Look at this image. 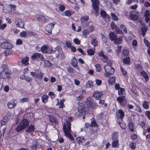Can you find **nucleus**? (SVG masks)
<instances>
[{
    "instance_id": "nucleus-27",
    "label": "nucleus",
    "mask_w": 150,
    "mask_h": 150,
    "mask_svg": "<svg viewBox=\"0 0 150 150\" xmlns=\"http://www.w3.org/2000/svg\"><path fill=\"white\" fill-rule=\"evenodd\" d=\"M29 59L28 57H25L22 60V62L25 65H27L28 64V61Z\"/></svg>"
},
{
    "instance_id": "nucleus-63",
    "label": "nucleus",
    "mask_w": 150,
    "mask_h": 150,
    "mask_svg": "<svg viewBox=\"0 0 150 150\" xmlns=\"http://www.w3.org/2000/svg\"><path fill=\"white\" fill-rule=\"evenodd\" d=\"M22 43V41L20 39H18L16 40V44L17 45H21Z\"/></svg>"
},
{
    "instance_id": "nucleus-38",
    "label": "nucleus",
    "mask_w": 150,
    "mask_h": 150,
    "mask_svg": "<svg viewBox=\"0 0 150 150\" xmlns=\"http://www.w3.org/2000/svg\"><path fill=\"white\" fill-rule=\"evenodd\" d=\"M78 111L80 113L82 114L84 112V108L82 106H79L78 107Z\"/></svg>"
},
{
    "instance_id": "nucleus-43",
    "label": "nucleus",
    "mask_w": 150,
    "mask_h": 150,
    "mask_svg": "<svg viewBox=\"0 0 150 150\" xmlns=\"http://www.w3.org/2000/svg\"><path fill=\"white\" fill-rule=\"evenodd\" d=\"M96 70L98 72H100L101 70V67L99 64H97L95 65Z\"/></svg>"
},
{
    "instance_id": "nucleus-53",
    "label": "nucleus",
    "mask_w": 150,
    "mask_h": 150,
    "mask_svg": "<svg viewBox=\"0 0 150 150\" xmlns=\"http://www.w3.org/2000/svg\"><path fill=\"white\" fill-rule=\"evenodd\" d=\"M91 44L93 46L95 47L97 45L98 43L97 40L95 39H93L91 42Z\"/></svg>"
},
{
    "instance_id": "nucleus-4",
    "label": "nucleus",
    "mask_w": 150,
    "mask_h": 150,
    "mask_svg": "<svg viewBox=\"0 0 150 150\" xmlns=\"http://www.w3.org/2000/svg\"><path fill=\"white\" fill-rule=\"evenodd\" d=\"M104 69L106 73L105 74V76L108 77L109 75H112L114 72V69L109 65H106L104 66Z\"/></svg>"
},
{
    "instance_id": "nucleus-3",
    "label": "nucleus",
    "mask_w": 150,
    "mask_h": 150,
    "mask_svg": "<svg viewBox=\"0 0 150 150\" xmlns=\"http://www.w3.org/2000/svg\"><path fill=\"white\" fill-rule=\"evenodd\" d=\"M29 124V122L28 120L26 119H23L20 122V125L17 127L16 129V130L17 132H19L21 130L27 127Z\"/></svg>"
},
{
    "instance_id": "nucleus-45",
    "label": "nucleus",
    "mask_w": 150,
    "mask_h": 150,
    "mask_svg": "<svg viewBox=\"0 0 150 150\" xmlns=\"http://www.w3.org/2000/svg\"><path fill=\"white\" fill-rule=\"evenodd\" d=\"M118 137V132H114V133L112 135V139H116Z\"/></svg>"
},
{
    "instance_id": "nucleus-34",
    "label": "nucleus",
    "mask_w": 150,
    "mask_h": 150,
    "mask_svg": "<svg viewBox=\"0 0 150 150\" xmlns=\"http://www.w3.org/2000/svg\"><path fill=\"white\" fill-rule=\"evenodd\" d=\"M128 126L130 131L133 132L134 131V125L132 122H129Z\"/></svg>"
},
{
    "instance_id": "nucleus-26",
    "label": "nucleus",
    "mask_w": 150,
    "mask_h": 150,
    "mask_svg": "<svg viewBox=\"0 0 150 150\" xmlns=\"http://www.w3.org/2000/svg\"><path fill=\"white\" fill-rule=\"evenodd\" d=\"M114 40V42L115 43L117 44H120L122 40V37H120L117 38H116Z\"/></svg>"
},
{
    "instance_id": "nucleus-18",
    "label": "nucleus",
    "mask_w": 150,
    "mask_h": 150,
    "mask_svg": "<svg viewBox=\"0 0 150 150\" xmlns=\"http://www.w3.org/2000/svg\"><path fill=\"white\" fill-rule=\"evenodd\" d=\"M89 19V17L87 16H86L82 17L81 18V21L82 24H83L84 23L88 21Z\"/></svg>"
},
{
    "instance_id": "nucleus-42",
    "label": "nucleus",
    "mask_w": 150,
    "mask_h": 150,
    "mask_svg": "<svg viewBox=\"0 0 150 150\" xmlns=\"http://www.w3.org/2000/svg\"><path fill=\"white\" fill-rule=\"evenodd\" d=\"M143 106L144 108L148 109L149 107L148 103L146 101L144 102L143 103Z\"/></svg>"
},
{
    "instance_id": "nucleus-61",
    "label": "nucleus",
    "mask_w": 150,
    "mask_h": 150,
    "mask_svg": "<svg viewBox=\"0 0 150 150\" xmlns=\"http://www.w3.org/2000/svg\"><path fill=\"white\" fill-rule=\"evenodd\" d=\"M74 42L75 44L77 45L79 44L80 43V40L77 38L74 39Z\"/></svg>"
},
{
    "instance_id": "nucleus-23",
    "label": "nucleus",
    "mask_w": 150,
    "mask_h": 150,
    "mask_svg": "<svg viewBox=\"0 0 150 150\" xmlns=\"http://www.w3.org/2000/svg\"><path fill=\"white\" fill-rule=\"evenodd\" d=\"M141 74L144 78L146 81H147L149 80V77L147 73L145 71L141 72Z\"/></svg>"
},
{
    "instance_id": "nucleus-16",
    "label": "nucleus",
    "mask_w": 150,
    "mask_h": 150,
    "mask_svg": "<svg viewBox=\"0 0 150 150\" xmlns=\"http://www.w3.org/2000/svg\"><path fill=\"white\" fill-rule=\"evenodd\" d=\"M48 45H44L41 48V50L43 53H46L48 52Z\"/></svg>"
},
{
    "instance_id": "nucleus-14",
    "label": "nucleus",
    "mask_w": 150,
    "mask_h": 150,
    "mask_svg": "<svg viewBox=\"0 0 150 150\" xmlns=\"http://www.w3.org/2000/svg\"><path fill=\"white\" fill-rule=\"evenodd\" d=\"M16 103L15 101L12 100H10L8 103L7 106L9 108L11 109L16 105Z\"/></svg>"
},
{
    "instance_id": "nucleus-44",
    "label": "nucleus",
    "mask_w": 150,
    "mask_h": 150,
    "mask_svg": "<svg viewBox=\"0 0 150 150\" xmlns=\"http://www.w3.org/2000/svg\"><path fill=\"white\" fill-rule=\"evenodd\" d=\"M136 147V144L135 143L131 142L129 145V147L132 149H134Z\"/></svg>"
},
{
    "instance_id": "nucleus-62",
    "label": "nucleus",
    "mask_w": 150,
    "mask_h": 150,
    "mask_svg": "<svg viewBox=\"0 0 150 150\" xmlns=\"http://www.w3.org/2000/svg\"><path fill=\"white\" fill-rule=\"evenodd\" d=\"M95 82L97 85L100 86L101 83L102 81L100 79H96L95 80Z\"/></svg>"
},
{
    "instance_id": "nucleus-40",
    "label": "nucleus",
    "mask_w": 150,
    "mask_h": 150,
    "mask_svg": "<svg viewBox=\"0 0 150 150\" xmlns=\"http://www.w3.org/2000/svg\"><path fill=\"white\" fill-rule=\"evenodd\" d=\"M64 101L65 100L64 99L60 100V102H59V105H60V106L59 107V108H63L64 107Z\"/></svg>"
},
{
    "instance_id": "nucleus-54",
    "label": "nucleus",
    "mask_w": 150,
    "mask_h": 150,
    "mask_svg": "<svg viewBox=\"0 0 150 150\" xmlns=\"http://www.w3.org/2000/svg\"><path fill=\"white\" fill-rule=\"evenodd\" d=\"M120 27L122 28V29L126 33H127V28L125 25H124L123 24H121L120 25Z\"/></svg>"
},
{
    "instance_id": "nucleus-8",
    "label": "nucleus",
    "mask_w": 150,
    "mask_h": 150,
    "mask_svg": "<svg viewBox=\"0 0 150 150\" xmlns=\"http://www.w3.org/2000/svg\"><path fill=\"white\" fill-rule=\"evenodd\" d=\"M15 24L18 27L23 28L24 26V21L21 19L16 18L15 21Z\"/></svg>"
},
{
    "instance_id": "nucleus-28",
    "label": "nucleus",
    "mask_w": 150,
    "mask_h": 150,
    "mask_svg": "<svg viewBox=\"0 0 150 150\" xmlns=\"http://www.w3.org/2000/svg\"><path fill=\"white\" fill-rule=\"evenodd\" d=\"M109 36L110 39L112 40H115L116 38V36L113 32H111L109 34Z\"/></svg>"
},
{
    "instance_id": "nucleus-50",
    "label": "nucleus",
    "mask_w": 150,
    "mask_h": 150,
    "mask_svg": "<svg viewBox=\"0 0 150 150\" xmlns=\"http://www.w3.org/2000/svg\"><path fill=\"white\" fill-rule=\"evenodd\" d=\"M59 10L61 11H63L65 9V7L63 5L59 4Z\"/></svg>"
},
{
    "instance_id": "nucleus-46",
    "label": "nucleus",
    "mask_w": 150,
    "mask_h": 150,
    "mask_svg": "<svg viewBox=\"0 0 150 150\" xmlns=\"http://www.w3.org/2000/svg\"><path fill=\"white\" fill-rule=\"evenodd\" d=\"M48 95L52 99L54 98L55 96V94L53 92L51 91L49 92Z\"/></svg>"
},
{
    "instance_id": "nucleus-57",
    "label": "nucleus",
    "mask_w": 150,
    "mask_h": 150,
    "mask_svg": "<svg viewBox=\"0 0 150 150\" xmlns=\"http://www.w3.org/2000/svg\"><path fill=\"white\" fill-rule=\"evenodd\" d=\"M144 42L147 47H150V44L148 40L145 39H144Z\"/></svg>"
},
{
    "instance_id": "nucleus-19",
    "label": "nucleus",
    "mask_w": 150,
    "mask_h": 150,
    "mask_svg": "<svg viewBox=\"0 0 150 150\" xmlns=\"http://www.w3.org/2000/svg\"><path fill=\"white\" fill-rule=\"evenodd\" d=\"M120 127L122 129H125L126 127V126L124 122L122 120L121 121H117Z\"/></svg>"
},
{
    "instance_id": "nucleus-11",
    "label": "nucleus",
    "mask_w": 150,
    "mask_h": 150,
    "mask_svg": "<svg viewBox=\"0 0 150 150\" xmlns=\"http://www.w3.org/2000/svg\"><path fill=\"white\" fill-rule=\"evenodd\" d=\"M117 100L121 105H124L126 103V100L124 97H119L117 98Z\"/></svg>"
},
{
    "instance_id": "nucleus-2",
    "label": "nucleus",
    "mask_w": 150,
    "mask_h": 150,
    "mask_svg": "<svg viewBox=\"0 0 150 150\" xmlns=\"http://www.w3.org/2000/svg\"><path fill=\"white\" fill-rule=\"evenodd\" d=\"M1 67L3 70L1 73V78L4 79L8 78L10 74L8 69L7 68L6 65L5 64H3L1 66Z\"/></svg>"
},
{
    "instance_id": "nucleus-5",
    "label": "nucleus",
    "mask_w": 150,
    "mask_h": 150,
    "mask_svg": "<svg viewBox=\"0 0 150 150\" xmlns=\"http://www.w3.org/2000/svg\"><path fill=\"white\" fill-rule=\"evenodd\" d=\"M92 2V6L93 9L95 11V14L96 16L98 15L99 12L98 10V5L99 4V2L98 0H91Z\"/></svg>"
},
{
    "instance_id": "nucleus-58",
    "label": "nucleus",
    "mask_w": 150,
    "mask_h": 150,
    "mask_svg": "<svg viewBox=\"0 0 150 150\" xmlns=\"http://www.w3.org/2000/svg\"><path fill=\"white\" fill-rule=\"evenodd\" d=\"M111 15L112 17V18L113 20L116 21H117L118 20V18H117L116 16L115 15V14L114 13H111Z\"/></svg>"
},
{
    "instance_id": "nucleus-10",
    "label": "nucleus",
    "mask_w": 150,
    "mask_h": 150,
    "mask_svg": "<svg viewBox=\"0 0 150 150\" xmlns=\"http://www.w3.org/2000/svg\"><path fill=\"white\" fill-rule=\"evenodd\" d=\"M86 104L88 107L92 108H95V106H94L93 105L95 104V102H92V99L90 98H88L86 102Z\"/></svg>"
},
{
    "instance_id": "nucleus-55",
    "label": "nucleus",
    "mask_w": 150,
    "mask_h": 150,
    "mask_svg": "<svg viewBox=\"0 0 150 150\" xmlns=\"http://www.w3.org/2000/svg\"><path fill=\"white\" fill-rule=\"evenodd\" d=\"M144 90L148 96L150 97V88H145Z\"/></svg>"
},
{
    "instance_id": "nucleus-36",
    "label": "nucleus",
    "mask_w": 150,
    "mask_h": 150,
    "mask_svg": "<svg viewBox=\"0 0 150 150\" xmlns=\"http://www.w3.org/2000/svg\"><path fill=\"white\" fill-rule=\"evenodd\" d=\"M130 16L131 19L134 20H137L138 18V16L137 15L132 13L130 14Z\"/></svg>"
},
{
    "instance_id": "nucleus-52",
    "label": "nucleus",
    "mask_w": 150,
    "mask_h": 150,
    "mask_svg": "<svg viewBox=\"0 0 150 150\" xmlns=\"http://www.w3.org/2000/svg\"><path fill=\"white\" fill-rule=\"evenodd\" d=\"M123 61L124 63L128 64L130 62V58L129 57H127L123 59Z\"/></svg>"
},
{
    "instance_id": "nucleus-15",
    "label": "nucleus",
    "mask_w": 150,
    "mask_h": 150,
    "mask_svg": "<svg viewBox=\"0 0 150 150\" xmlns=\"http://www.w3.org/2000/svg\"><path fill=\"white\" fill-rule=\"evenodd\" d=\"M144 16L145 17V20L146 22L149 20L150 18V13L148 10H146L144 13Z\"/></svg>"
},
{
    "instance_id": "nucleus-51",
    "label": "nucleus",
    "mask_w": 150,
    "mask_h": 150,
    "mask_svg": "<svg viewBox=\"0 0 150 150\" xmlns=\"http://www.w3.org/2000/svg\"><path fill=\"white\" fill-rule=\"evenodd\" d=\"M29 100V98H24L21 99L20 100V102L22 103L27 102Z\"/></svg>"
},
{
    "instance_id": "nucleus-41",
    "label": "nucleus",
    "mask_w": 150,
    "mask_h": 150,
    "mask_svg": "<svg viewBox=\"0 0 150 150\" xmlns=\"http://www.w3.org/2000/svg\"><path fill=\"white\" fill-rule=\"evenodd\" d=\"M87 51L88 54L91 56L94 55L95 53L94 51L91 49H88Z\"/></svg>"
},
{
    "instance_id": "nucleus-25",
    "label": "nucleus",
    "mask_w": 150,
    "mask_h": 150,
    "mask_svg": "<svg viewBox=\"0 0 150 150\" xmlns=\"http://www.w3.org/2000/svg\"><path fill=\"white\" fill-rule=\"evenodd\" d=\"M76 141L79 144L84 142L85 141V139L83 137H78L76 138Z\"/></svg>"
},
{
    "instance_id": "nucleus-17",
    "label": "nucleus",
    "mask_w": 150,
    "mask_h": 150,
    "mask_svg": "<svg viewBox=\"0 0 150 150\" xmlns=\"http://www.w3.org/2000/svg\"><path fill=\"white\" fill-rule=\"evenodd\" d=\"M35 130V127L33 125H30L26 130L25 131L27 132L30 133L33 131Z\"/></svg>"
},
{
    "instance_id": "nucleus-32",
    "label": "nucleus",
    "mask_w": 150,
    "mask_h": 150,
    "mask_svg": "<svg viewBox=\"0 0 150 150\" xmlns=\"http://www.w3.org/2000/svg\"><path fill=\"white\" fill-rule=\"evenodd\" d=\"M116 80V78L114 76H111L110 77L109 79V83L111 84H112L115 83Z\"/></svg>"
},
{
    "instance_id": "nucleus-13",
    "label": "nucleus",
    "mask_w": 150,
    "mask_h": 150,
    "mask_svg": "<svg viewBox=\"0 0 150 150\" xmlns=\"http://www.w3.org/2000/svg\"><path fill=\"white\" fill-rule=\"evenodd\" d=\"M103 95V94L102 92L97 91L94 93L93 94V96L97 99H98Z\"/></svg>"
},
{
    "instance_id": "nucleus-35",
    "label": "nucleus",
    "mask_w": 150,
    "mask_h": 150,
    "mask_svg": "<svg viewBox=\"0 0 150 150\" xmlns=\"http://www.w3.org/2000/svg\"><path fill=\"white\" fill-rule=\"evenodd\" d=\"M112 147L114 148L117 147L119 146L118 141L117 140L114 141L112 143Z\"/></svg>"
},
{
    "instance_id": "nucleus-56",
    "label": "nucleus",
    "mask_w": 150,
    "mask_h": 150,
    "mask_svg": "<svg viewBox=\"0 0 150 150\" xmlns=\"http://www.w3.org/2000/svg\"><path fill=\"white\" fill-rule=\"evenodd\" d=\"M115 30L116 31V33L119 34H121L122 33V30H120L119 28L117 27L115 28Z\"/></svg>"
},
{
    "instance_id": "nucleus-29",
    "label": "nucleus",
    "mask_w": 150,
    "mask_h": 150,
    "mask_svg": "<svg viewBox=\"0 0 150 150\" xmlns=\"http://www.w3.org/2000/svg\"><path fill=\"white\" fill-rule=\"evenodd\" d=\"M9 120L3 117L2 120L1 121V125H4Z\"/></svg>"
},
{
    "instance_id": "nucleus-21",
    "label": "nucleus",
    "mask_w": 150,
    "mask_h": 150,
    "mask_svg": "<svg viewBox=\"0 0 150 150\" xmlns=\"http://www.w3.org/2000/svg\"><path fill=\"white\" fill-rule=\"evenodd\" d=\"M100 14L102 17L103 18H109V16L106 14L105 11L104 10H101V11Z\"/></svg>"
},
{
    "instance_id": "nucleus-6",
    "label": "nucleus",
    "mask_w": 150,
    "mask_h": 150,
    "mask_svg": "<svg viewBox=\"0 0 150 150\" xmlns=\"http://www.w3.org/2000/svg\"><path fill=\"white\" fill-rule=\"evenodd\" d=\"M31 59L38 60L40 59L41 60H43L44 57L42 54L38 53H33L31 56Z\"/></svg>"
},
{
    "instance_id": "nucleus-49",
    "label": "nucleus",
    "mask_w": 150,
    "mask_h": 150,
    "mask_svg": "<svg viewBox=\"0 0 150 150\" xmlns=\"http://www.w3.org/2000/svg\"><path fill=\"white\" fill-rule=\"evenodd\" d=\"M93 86V82L91 81H89L86 82L87 87L90 88Z\"/></svg>"
},
{
    "instance_id": "nucleus-37",
    "label": "nucleus",
    "mask_w": 150,
    "mask_h": 150,
    "mask_svg": "<svg viewBox=\"0 0 150 150\" xmlns=\"http://www.w3.org/2000/svg\"><path fill=\"white\" fill-rule=\"evenodd\" d=\"M39 145L37 144L36 142L34 141L33 145L31 146V148L33 149H35L37 148H39Z\"/></svg>"
},
{
    "instance_id": "nucleus-20",
    "label": "nucleus",
    "mask_w": 150,
    "mask_h": 150,
    "mask_svg": "<svg viewBox=\"0 0 150 150\" xmlns=\"http://www.w3.org/2000/svg\"><path fill=\"white\" fill-rule=\"evenodd\" d=\"M37 78L39 79H42L43 76V74L39 70H36Z\"/></svg>"
},
{
    "instance_id": "nucleus-47",
    "label": "nucleus",
    "mask_w": 150,
    "mask_h": 150,
    "mask_svg": "<svg viewBox=\"0 0 150 150\" xmlns=\"http://www.w3.org/2000/svg\"><path fill=\"white\" fill-rule=\"evenodd\" d=\"M125 91V89L124 88H120L118 89V93L120 95H122L123 94V92Z\"/></svg>"
},
{
    "instance_id": "nucleus-30",
    "label": "nucleus",
    "mask_w": 150,
    "mask_h": 150,
    "mask_svg": "<svg viewBox=\"0 0 150 150\" xmlns=\"http://www.w3.org/2000/svg\"><path fill=\"white\" fill-rule=\"evenodd\" d=\"M141 29L142 32V34L143 35H145L147 29V27L145 25H143L141 27Z\"/></svg>"
},
{
    "instance_id": "nucleus-7",
    "label": "nucleus",
    "mask_w": 150,
    "mask_h": 150,
    "mask_svg": "<svg viewBox=\"0 0 150 150\" xmlns=\"http://www.w3.org/2000/svg\"><path fill=\"white\" fill-rule=\"evenodd\" d=\"M117 121H121L124 118L125 114L124 111L121 109L119 110L116 113Z\"/></svg>"
},
{
    "instance_id": "nucleus-1",
    "label": "nucleus",
    "mask_w": 150,
    "mask_h": 150,
    "mask_svg": "<svg viewBox=\"0 0 150 150\" xmlns=\"http://www.w3.org/2000/svg\"><path fill=\"white\" fill-rule=\"evenodd\" d=\"M71 123L68 121H67L66 123L64 124L63 126V129L65 135L69 138L71 141H73L74 137L71 135L70 132Z\"/></svg>"
},
{
    "instance_id": "nucleus-33",
    "label": "nucleus",
    "mask_w": 150,
    "mask_h": 150,
    "mask_svg": "<svg viewBox=\"0 0 150 150\" xmlns=\"http://www.w3.org/2000/svg\"><path fill=\"white\" fill-rule=\"evenodd\" d=\"M38 20L39 21H43L45 22L46 21L45 17L42 15H40L38 16Z\"/></svg>"
},
{
    "instance_id": "nucleus-39",
    "label": "nucleus",
    "mask_w": 150,
    "mask_h": 150,
    "mask_svg": "<svg viewBox=\"0 0 150 150\" xmlns=\"http://www.w3.org/2000/svg\"><path fill=\"white\" fill-rule=\"evenodd\" d=\"M71 64L74 67H76L77 65V62L76 59L75 58H73L71 61Z\"/></svg>"
},
{
    "instance_id": "nucleus-64",
    "label": "nucleus",
    "mask_w": 150,
    "mask_h": 150,
    "mask_svg": "<svg viewBox=\"0 0 150 150\" xmlns=\"http://www.w3.org/2000/svg\"><path fill=\"white\" fill-rule=\"evenodd\" d=\"M146 116L149 119H150V111H147L145 112Z\"/></svg>"
},
{
    "instance_id": "nucleus-31",
    "label": "nucleus",
    "mask_w": 150,
    "mask_h": 150,
    "mask_svg": "<svg viewBox=\"0 0 150 150\" xmlns=\"http://www.w3.org/2000/svg\"><path fill=\"white\" fill-rule=\"evenodd\" d=\"M42 61L44 62L45 64L47 66L51 67L52 65V64L50 61L46 60L44 57L43 60Z\"/></svg>"
},
{
    "instance_id": "nucleus-60",
    "label": "nucleus",
    "mask_w": 150,
    "mask_h": 150,
    "mask_svg": "<svg viewBox=\"0 0 150 150\" xmlns=\"http://www.w3.org/2000/svg\"><path fill=\"white\" fill-rule=\"evenodd\" d=\"M120 69L121 71V72L124 75H126L127 74V71H125V70H124L123 69V68L122 67H120Z\"/></svg>"
},
{
    "instance_id": "nucleus-48",
    "label": "nucleus",
    "mask_w": 150,
    "mask_h": 150,
    "mask_svg": "<svg viewBox=\"0 0 150 150\" xmlns=\"http://www.w3.org/2000/svg\"><path fill=\"white\" fill-rule=\"evenodd\" d=\"M129 51L128 50L125 49L123 50L122 52V54L124 56H126L128 55Z\"/></svg>"
},
{
    "instance_id": "nucleus-24",
    "label": "nucleus",
    "mask_w": 150,
    "mask_h": 150,
    "mask_svg": "<svg viewBox=\"0 0 150 150\" xmlns=\"http://www.w3.org/2000/svg\"><path fill=\"white\" fill-rule=\"evenodd\" d=\"M50 121L53 123L54 124L57 125L58 123V122L56 120V119L52 116H50L49 117Z\"/></svg>"
},
{
    "instance_id": "nucleus-22",
    "label": "nucleus",
    "mask_w": 150,
    "mask_h": 150,
    "mask_svg": "<svg viewBox=\"0 0 150 150\" xmlns=\"http://www.w3.org/2000/svg\"><path fill=\"white\" fill-rule=\"evenodd\" d=\"M49 98L48 96L46 95H44L42 97V101L44 103L47 102V100Z\"/></svg>"
},
{
    "instance_id": "nucleus-9",
    "label": "nucleus",
    "mask_w": 150,
    "mask_h": 150,
    "mask_svg": "<svg viewBox=\"0 0 150 150\" xmlns=\"http://www.w3.org/2000/svg\"><path fill=\"white\" fill-rule=\"evenodd\" d=\"M55 25L54 23H50L47 25L45 27V29L50 34L52 33V30Z\"/></svg>"
},
{
    "instance_id": "nucleus-12",
    "label": "nucleus",
    "mask_w": 150,
    "mask_h": 150,
    "mask_svg": "<svg viewBox=\"0 0 150 150\" xmlns=\"http://www.w3.org/2000/svg\"><path fill=\"white\" fill-rule=\"evenodd\" d=\"M1 46L2 48L4 49H11L12 47L10 43L6 42L2 43Z\"/></svg>"
},
{
    "instance_id": "nucleus-59",
    "label": "nucleus",
    "mask_w": 150,
    "mask_h": 150,
    "mask_svg": "<svg viewBox=\"0 0 150 150\" xmlns=\"http://www.w3.org/2000/svg\"><path fill=\"white\" fill-rule=\"evenodd\" d=\"M11 115V113L9 112H8L7 113L6 116H4V117L6 119H7L8 120H9Z\"/></svg>"
}]
</instances>
